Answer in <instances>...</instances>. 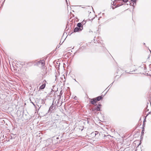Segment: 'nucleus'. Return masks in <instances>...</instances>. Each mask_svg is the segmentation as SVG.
<instances>
[{
    "label": "nucleus",
    "mask_w": 151,
    "mask_h": 151,
    "mask_svg": "<svg viewBox=\"0 0 151 151\" xmlns=\"http://www.w3.org/2000/svg\"><path fill=\"white\" fill-rule=\"evenodd\" d=\"M113 82H112V83L111 84H113Z\"/></svg>",
    "instance_id": "nucleus-31"
},
{
    "label": "nucleus",
    "mask_w": 151,
    "mask_h": 151,
    "mask_svg": "<svg viewBox=\"0 0 151 151\" xmlns=\"http://www.w3.org/2000/svg\"><path fill=\"white\" fill-rule=\"evenodd\" d=\"M98 133V131H96L95 132V135L96 136L97 134Z\"/></svg>",
    "instance_id": "nucleus-16"
},
{
    "label": "nucleus",
    "mask_w": 151,
    "mask_h": 151,
    "mask_svg": "<svg viewBox=\"0 0 151 151\" xmlns=\"http://www.w3.org/2000/svg\"><path fill=\"white\" fill-rule=\"evenodd\" d=\"M58 138H58V137H57V139H58Z\"/></svg>",
    "instance_id": "nucleus-29"
},
{
    "label": "nucleus",
    "mask_w": 151,
    "mask_h": 151,
    "mask_svg": "<svg viewBox=\"0 0 151 151\" xmlns=\"http://www.w3.org/2000/svg\"><path fill=\"white\" fill-rule=\"evenodd\" d=\"M129 4H131V3L130 2H129Z\"/></svg>",
    "instance_id": "nucleus-27"
},
{
    "label": "nucleus",
    "mask_w": 151,
    "mask_h": 151,
    "mask_svg": "<svg viewBox=\"0 0 151 151\" xmlns=\"http://www.w3.org/2000/svg\"><path fill=\"white\" fill-rule=\"evenodd\" d=\"M60 43H61V42H60Z\"/></svg>",
    "instance_id": "nucleus-26"
},
{
    "label": "nucleus",
    "mask_w": 151,
    "mask_h": 151,
    "mask_svg": "<svg viewBox=\"0 0 151 151\" xmlns=\"http://www.w3.org/2000/svg\"><path fill=\"white\" fill-rule=\"evenodd\" d=\"M32 103L34 105V104L33 103Z\"/></svg>",
    "instance_id": "nucleus-24"
},
{
    "label": "nucleus",
    "mask_w": 151,
    "mask_h": 151,
    "mask_svg": "<svg viewBox=\"0 0 151 151\" xmlns=\"http://www.w3.org/2000/svg\"><path fill=\"white\" fill-rule=\"evenodd\" d=\"M95 98L96 99V102H97L100 101L102 99L103 96L102 95H101Z\"/></svg>",
    "instance_id": "nucleus-7"
},
{
    "label": "nucleus",
    "mask_w": 151,
    "mask_h": 151,
    "mask_svg": "<svg viewBox=\"0 0 151 151\" xmlns=\"http://www.w3.org/2000/svg\"><path fill=\"white\" fill-rule=\"evenodd\" d=\"M144 45H145V43H144Z\"/></svg>",
    "instance_id": "nucleus-28"
},
{
    "label": "nucleus",
    "mask_w": 151,
    "mask_h": 151,
    "mask_svg": "<svg viewBox=\"0 0 151 151\" xmlns=\"http://www.w3.org/2000/svg\"><path fill=\"white\" fill-rule=\"evenodd\" d=\"M41 65V68L42 69H43L45 68V64L44 61L43 60H40L35 62L34 65L37 66H39Z\"/></svg>",
    "instance_id": "nucleus-1"
},
{
    "label": "nucleus",
    "mask_w": 151,
    "mask_h": 151,
    "mask_svg": "<svg viewBox=\"0 0 151 151\" xmlns=\"http://www.w3.org/2000/svg\"><path fill=\"white\" fill-rule=\"evenodd\" d=\"M45 86V84L44 83L40 87L39 90L44 89Z\"/></svg>",
    "instance_id": "nucleus-9"
},
{
    "label": "nucleus",
    "mask_w": 151,
    "mask_h": 151,
    "mask_svg": "<svg viewBox=\"0 0 151 151\" xmlns=\"http://www.w3.org/2000/svg\"><path fill=\"white\" fill-rule=\"evenodd\" d=\"M122 1H123L124 2H127L128 0H122Z\"/></svg>",
    "instance_id": "nucleus-15"
},
{
    "label": "nucleus",
    "mask_w": 151,
    "mask_h": 151,
    "mask_svg": "<svg viewBox=\"0 0 151 151\" xmlns=\"http://www.w3.org/2000/svg\"><path fill=\"white\" fill-rule=\"evenodd\" d=\"M53 92H54V91L52 89H51V93H50V94H51V93H52Z\"/></svg>",
    "instance_id": "nucleus-17"
},
{
    "label": "nucleus",
    "mask_w": 151,
    "mask_h": 151,
    "mask_svg": "<svg viewBox=\"0 0 151 151\" xmlns=\"http://www.w3.org/2000/svg\"><path fill=\"white\" fill-rule=\"evenodd\" d=\"M112 9H114V7L113 6L112 7Z\"/></svg>",
    "instance_id": "nucleus-22"
},
{
    "label": "nucleus",
    "mask_w": 151,
    "mask_h": 151,
    "mask_svg": "<svg viewBox=\"0 0 151 151\" xmlns=\"http://www.w3.org/2000/svg\"><path fill=\"white\" fill-rule=\"evenodd\" d=\"M66 1L67 2V0H66Z\"/></svg>",
    "instance_id": "nucleus-33"
},
{
    "label": "nucleus",
    "mask_w": 151,
    "mask_h": 151,
    "mask_svg": "<svg viewBox=\"0 0 151 151\" xmlns=\"http://www.w3.org/2000/svg\"><path fill=\"white\" fill-rule=\"evenodd\" d=\"M145 119H146V118H145V119L144 120V123H143V128L145 126V124L144 123V122H146V120H145Z\"/></svg>",
    "instance_id": "nucleus-14"
},
{
    "label": "nucleus",
    "mask_w": 151,
    "mask_h": 151,
    "mask_svg": "<svg viewBox=\"0 0 151 151\" xmlns=\"http://www.w3.org/2000/svg\"><path fill=\"white\" fill-rule=\"evenodd\" d=\"M91 134H93V135H95V133L94 132H92Z\"/></svg>",
    "instance_id": "nucleus-20"
},
{
    "label": "nucleus",
    "mask_w": 151,
    "mask_h": 151,
    "mask_svg": "<svg viewBox=\"0 0 151 151\" xmlns=\"http://www.w3.org/2000/svg\"><path fill=\"white\" fill-rule=\"evenodd\" d=\"M113 82H112V83L111 84H113Z\"/></svg>",
    "instance_id": "nucleus-30"
},
{
    "label": "nucleus",
    "mask_w": 151,
    "mask_h": 151,
    "mask_svg": "<svg viewBox=\"0 0 151 151\" xmlns=\"http://www.w3.org/2000/svg\"><path fill=\"white\" fill-rule=\"evenodd\" d=\"M53 103L52 105L50 106L49 108V110H48V112H51L54 109H55V107H54V104H53Z\"/></svg>",
    "instance_id": "nucleus-5"
},
{
    "label": "nucleus",
    "mask_w": 151,
    "mask_h": 151,
    "mask_svg": "<svg viewBox=\"0 0 151 151\" xmlns=\"http://www.w3.org/2000/svg\"><path fill=\"white\" fill-rule=\"evenodd\" d=\"M89 99L90 103L94 106L96 105V101L95 98L92 99Z\"/></svg>",
    "instance_id": "nucleus-4"
},
{
    "label": "nucleus",
    "mask_w": 151,
    "mask_h": 151,
    "mask_svg": "<svg viewBox=\"0 0 151 151\" xmlns=\"http://www.w3.org/2000/svg\"><path fill=\"white\" fill-rule=\"evenodd\" d=\"M102 106V105L100 104H99L97 106L95 107L94 108H92V111H94V112L96 113V112L97 111H101V109L100 107Z\"/></svg>",
    "instance_id": "nucleus-3"
},
{
    "label": "nucleus",
    "mask_w": 151,
    "mask_h": 151,
    "mask_svg": "<svg viewBox=\"0 0 151 151\" xmlns=\"http://www.w3.org/2000/svg\"><path fill=\"white\" fill-rule=\"evenodd\" d=\"M60 43H61V42H60Z\"/></svg>",
    "instance_id": "nucleus-25"
},
{
    "label": "nucleus",
    "mask_w": 151,
    "mask_h": 151,
    "mask_svg": "<svg viewBox=\"0 0 151 151\" xmlns=\"http://www.w3.org/2000/svg\"><path fill=\"white\" fill-rule=\"evenodd\" d=\"M150 112H149L148 113V114L146 116V117L147 116H148V115H149V114H150Z\"/></svg>",
    "instance_id": "nucleus-18"
},
{
    "label": "nucleus",
    "mask_w": 151,
    "mask_h": 151,
    "mask_svg": "<svg viewBox=\"0 0 151 151\" xmlns=\"http://www.w3.org/2000/svg\"><path fill=\"white\" fill-rule=\"evenodd\" d=\"M62 90H61L60 91V95H62Z\"/></svg>",
    "instance_id": "nucleus-19"
},
{
    "label": "nucleus",
    "mask_w": 151,
    "mask_h": 151,
    "mask_svg": "<svg viewBox=\"0 0 151 151\" xmlns=\"http://www.w3.org/2000/svg\"><path fill=\"white\" fill-rule=\"evenodd\" d=\"M131 2L133 3V5H134V4H136V0H131Z\"/></svg>",
    "instance_id": "nucleus-11"
},
{
    "label": "nucleus",
    "mask_w": 151,
    "mask_h": 151,
    "mask_svg": "<svg viewBox=\"0 0 151 151\" xmlns=\"http://www.w3.org/2000/svg\"><path fill=\"white\" fill-rule=\"evenodd\" d=\"M60 63L58 62H57L55 65V67L56 68H59L60 66Z\"/></svg>",
    "instance_id": "nucleus-10"
},
{
    "label": "nucleus",
    "mask_w": 151,
    "mask_h": 151,
    "mask_svg": "<svg viewBox=\"0 0 151 151\" xmlns=\"http://www.w3.org/2000/svg\"><path fill=\"white\" fill-rule=\"evenodd\" d=\"M60 95H59V97H60Z\"/></svg>",
    "instance_id": "nucleus-32"
},
{
    "label": "nucleus",
    "mask_w": 151,
    "mask_h": 151,
    "mask_svg": "<svg viewBox=\"0 0 151 151\" xmlns=\"http://www.w3.org/2000/svg\"><path fill=\"white\" fill-rule=\"evenodd\" d=\"M120 1V0H115L113 2V5L114 6H115V4H114V3H115V2L119 1Z\"/></svg>",
    "instance_id": "nucleus-12"
},
{
    "label": "nucleus",
    "mask_w": 151,
    "mask_h": 151,
    "mask_svg": "<svg viewBox=\"0 0 151 151\" xmlns=\"http://www.w3.org/2000/svg\"><path fill=\"white\" fill-rule=\"evenodd\" d=\"M56 127L59 129L60 130H63L65 129V127L64 126L65 124L63 122H57L55 123Z\"/></svg>",
    "instance_id": "nucleus-2"
},
{
    "label": "nucleus",
    "mask_w": 151,
    "mask_h": 151,
    "mask_svg": "<svg viewBox=\"0 0 151 151\" xmlns=\"http://www.w3.org/2000/svg\"><path fill=\"white\" fill-rule=\"evenodd\" d=\"M148 110H149V109H148L147 111H148Z\"/></svg>",
    "instance_id": "nucleus-23"
},
{
    "label": "nucleus",
    "mask_w": 151,
    "mask_h": 151,
    "mask_svg": "<svg viewBox=\"0 0 151 151\" xmlns=\"http://www.w3.org/2000/svg\"><path fill=\"white\" fill-rule=\"evenodd\" d=\"M86 23V22L85 20H83L81 22L82 24H84Z\"/></svg>",
    "instance_id": "nucleus-13"
},
{
    "label": "nucleus",
    "mask_w": 151,
    "mask_h": 151,
    "mask_svg": "<svg viewBox=\"0 0 151 151\" xmlns=\"http://www.w3.org/2000/svg\"><path fill=\"white\" fill-rule=\"evenodd\" d=\"M123 4H120V5H119V6H121V5H123Z\"/></svg>",
    "instance_id": "nucleus-21"
},
{
    "label": "nucleus",
    "mask_w": 151,
    "mask_h": 151,
    "mask_svg": "<svg viewBox=\"0 0 151 151\" xmlns=\"http://www.w3.org/2000/svg\"><path fill=\"white\" fill-rule=\"evenodd\" d=\"M82 30V28L81 29V28L76 27L74 28L73 31L74 32H79L81 31Z\"/></svg>",
    "instance_id": "nucleus-6"
},
{
    "label": "nucleus",
    "mask_w": 151,
    "mask_h": 151,
    "mask_svg": "<svg viewBox=\"0 0 151 151\" xmlns=\"http://www.w3.org/2000/svg\"><path fill=\"white\" fill-rule=\"evenodd\" d=\"M77 26L78 27L81 28V29H82H82H83V26L81 23H78L77 24Z\"/></svg>",
    "instance_id": "nucleus-8"
}]
</instances>
